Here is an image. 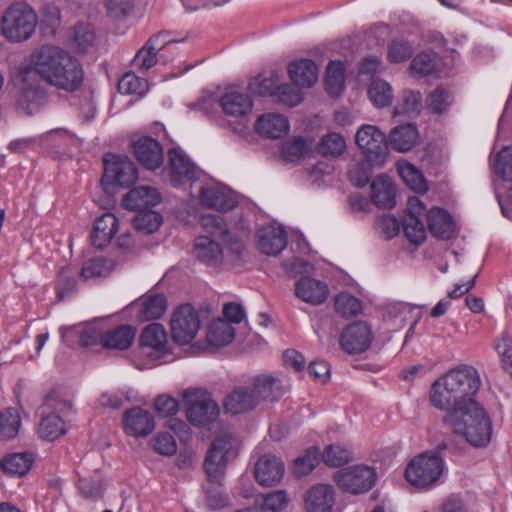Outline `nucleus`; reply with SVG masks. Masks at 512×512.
<instances>
[{
    "mask_svg": "<svg viewBox=\"0 0 512 512\" xmlns=\"http://www.w3.org/2000/svg\"><path fill=\"white\" fill-rule=\"evenodd\" d=\"M288 73L298 87L310 88L318 80V66L312 60L301 59L289 64Z\"/></svg>",
    "mask_w": 512,
    "mask_h": 512,
    "instance_id": "obj_32",
    "label": "nucleus"
},
{
    "mask_svg": "<svg viewBox=\"0 0 512 512\" xmlns=\"http://www.w3.org/2000/svg\"><path fill=\"white\" fill-rule=\"evenodd\" d=\"M183 39L177 40L167 31H161L151 36L144 46L138 50L132 60V66L141 73L147 72L158 62L157 54L163 49L168 48L176 42H182Z\"/></svg>",
    "mask_w": 512,
    "mask_h": 512,
    "instance_id": "obj_11",
    "label": "nucleus"
},
{
    "mask_svg": "<svg viewBox=\"0 0 512 512\" xmlns=\"http://www.w3.org/2000/svg\"><path fill=\"white\" fill-rule=\"evenodd\" d=\"M336 503V491L333 485L317 483L304 494L305 512H332Z\"/></svg>",
    "mask_w": 512,
    "mask_h": 512,
    "instance_id": "obj_17",
    "label": "nucleus"
},
{
    "mask_svg": "<svg viewBox=\"0 0 512 512\" xmlns=\"http://www.w3.org/2000/svg\"><path fill=\"white\" fill-rule=\"evenodd\" d=\"M495 173L504 179H508L512 172V150L503 148L497 155L494 162Z\"/></svg>",
    "mask_w": 512,
    "mask_h": 512,
    "instance_id": "obj_62",
    "label": "nucleus"
},
{
    "mask_svg": "<svg viewBox=\"0 0 512 512\" xmlns=\"http://www.w3.org/2000/svg\"><path fill=\"white\" fill-rule=\"evenodd\" d=\"M105 320H94L92 322L72 327H61L62 340L68 345L76 340L79 345L89 347L96 344L102 345V338L105 332Z\"/></svg>",
    "mask_w": 512,
    "mask_h": 512,
    "instance_id": "obj_15",
    "label": "nucleus"
},
{
    "mask_svg": "<svg viewBox=\"0 0 512 512\" xmlns=\"http://www.w3.org/2000/svg\"><path fill=\"white\" fill-rule=\"evenodd\" d=\"M123 423L125 432L135 437L147 436L155 428L153 416L142 408H132L126 411Z\"/></svg>",
    "mask_w": 512,
    "mask_h": 512,
    "instance_id": "obj_23",
    "label": "nucleus"
},
{
    "mask_svg": "<svg viewBox=\"0 0 512 512\" xmlns=\"http://www.w3.org/2000/svg\"><path fill=\"white\" fill-rule=\"evenodd\" d=\"M37 24L35 11L26 3L17 2L2 17V33L10 41H25L33 35Z\"/></svg>",
    "mask_w": 512,
    "mask_h": 512,
    "instance_id": "obj_5",
    "label": "nucleus"
},
{
    "mask_svg": "<svg viewBox=\"0 0 512 512\" xmlns=\"http://www.w3.org/2000/svg\"><path fill=\"white\" fill-rule=\"evenodd\" d=\"M200 197L203 205L219 211L231 210L237 203L231 191L218 185L202 187Z\"/></svg>",
    "mask_w": 512,
    "mask_h": 512,
    "instance_id": "obj_28",
    "label": "nucleus"
},
{
    "mask_svg": "<svg viewBox=\"0 0 512 512\" xmlns=\"http://www.w3.org/2000/svg\"><path fill=\"white\" fill-rule=\"evenodd\" d=\"M445 470V463L438 452L427 451L414 457L406 467V480L413 486L429 488L434 486Z\"/></svg>",
    "mask_w": 512,
    "mask_h": 512,
    "instance_id": "obj_4",
    "label": "nucleus"
},
{
    "mask_svg": "<svg viewBox=\"0 0 512 512\" xmlns=\"http://www.w3.org/2000/svg\"><path fill=\"white\" fill-rule=\"evenodd\" d=\"M161 201L158 191L148 186H139L130 190L123 198L122 205L129 210H140L155 206Z\"/></svg>",
    "mask_w": 512,
    "mask_h": 512,
    "instance_id": "obj_34",
    "label": "nucleus"
},
{
    "mask_svg": "<svg viewBox=\"0 0 512 512\" xmlns=\"http://www.w3.org/2000/svg\"><path fill=\"white\" fill-rule=\"evenodd\" d=\"M22 421L16 409L8 408L0 411V440L15 438L21 428Z\"/></svg>",
    "mask_w": 512,
    "mask_h": 512,
    "instance_id": "obj_46",
    "label": "nucleus"
},
{
    "mask_svg": "<svg viewBox=\"0 0 512 512\" xmlns=\"http://www.w3.org/2000/svg\"><path fill=\"white\" fill-rule=\"evenodd\" d=\"M430 232L437 238L449 239L455 232L451 215L442 208H433L427 213Z\"/></svg>",
    "mask_w": 512,
    "mask_h": 512,
    "instance_id": "obj_35",
    "label": "nucleus"
},
{
    "mask_svg": "<svg viewBox=\"0 0 512 512\" xmlns=\"http://www.w3.org/2000/svg\"><path fill=\"white\" fill-rule=\"evenodd\" d=\"M356 144L372 165H382L388 156V140L375 125H362L355 136Z\"/></svg>",
    "mask_w": 512,
    "mask_h": 512,
    "instance_id": "obj_10",
    "label": "nucleus"
},
{
    "mask_svg": "<svg viewBox=\"0 0 512 512\" xmlns=\"http://www.w3.org/2000/svg\"><path fill=\"white\" fill-rule=\"evenodd\" d=\"M284 472L283 461L274 455H263L255 463V478L262 486L270 487L278 484L283 478Z\"/></svg>",
    "mask_w": 512,
    "mask_h": 512,
    "instance_id": "obj_19",
    "label": "nucleus"
},
{
    "mask_svg": "<svg viewBox=\"0 0 512 512\" xmlns=\"http://www.w3.org/2000/svg\"><path fill=\"white\" fill-rule=\"evenodd\" d=\"M417 139V128L413 124H405L394 127L390 131L388 143L396 151L407 152L414 147Z\"/></svg>",
    "mask_w": 512,
    "mask_h": 512,
    "instance_id": "obj_36",
    "label": "nucleus"
},
{
    "mask_svg": "<svg viewBox=\"0 0 512 512\" xmlns=\"http://www.w3.org/2000/svg\"><path fill=\"white\" fill-rule=\"evenodd\" d=\"M255 129L266 138L278 139L288 133L290 124L288 118L282 114L266 113L257 119Z\"/></svg>",
    "mask_w": 512,
    "mask_h": 512,
    "instance_id": "obj_27",
    "label": "nucleus"
},
{
    "mask_svg": "<svg viewBox=\"0 0 512 512\" xmlns=\"http://www.w3.org/2000/svg\"><path fill=\"white\" fill-rule=\"evenodd\" d=\"M110 269L109 262L104 258H93L83 265L80 277L84 280L105 277L109 274Z\"/></svg>",
    "mask_w": 512,
    "mask_h": 512,
    "instance_id": "obj_58",
    "label": "nucleus"
},
{
    "mask_svg": "<svg viewBox=\"0 0 512 512\" xmlns=\"http://www.w3.org/2000/svg\"><path fill=\"white\" fill-rule=\"evenodd\" d=\"M223 112L232 117H245L251 113L253 102L251 97L238 90H228L220 98Z\"/></svg>",
    "mask_w": 512,
    "mask_h": 512,
    "instance_id": "obj_26",
    "label": "nucleus"
},
{
    "mask_svg": "<svg viewBox=\"0 0 512 512\" xmlns=\"http://www.w3.org/2000/svg\"><path fill=\"white\" fill-rule=\"evenodd\" d=\"M236 442L231 433L224 434L213 441L204 462L209 480L217 481L223 475L227 459Z\"/></svg>",
    "mask_w": 512,
    "mask_h": 512,
    "instance_id": "obj_12",
    "label": "nucleus"
},
{
    "mask_svg": "<svg viewBox=\"0 0 512 512\" xmlns=\"http://www.w3.org/2000/svg\"><path fill=\"white\" fill-rule=\"evenodd\" d=\"M169 325L174 343L180 346L190 345L201 328L199 312L189 303L179 305L173 310Z\"/></svg>",
    "mask_w": 512,
    "mask_h": 512,
    "instance_id": "obj_7",
    "label": "nucleus"
},
{
    "mask_svg": "<svg viewBox=\"0 0 512 512\" xmlns=\"http://www.w3.org/2000/svg\"><path fill=\"white\" fill-rule=\"evenodd\" d=\"M283 267L289 275L294 277L301 276V278L296 282L295 288H323L318 281L306 276V274L309 273L311 266L305 260L294 258L286 261L283 264Z\"/></svg>",
    "mask_w": 512,
    "mask_h": 512,
    "instance_id": "obj_41",
    "label": "nucleus"
},
{
    "mask_svg": "<svg viewBox=\"0 0 512 512\" xmlns=\"http://www.w3.org/2000/svg\"><path fill=\"white\" fill-rule=\"evenodd\" d=\"M134 306L142 321L160 319L167 311V299L163 293L145 294Z\"/></svg>",
    "mask_w": 512,
    "mask_h": 512,
    "instance_id": "obj_25",
    "label": "nucleus"
},
{
    "mask_svg": "<svg viewBox=\"0 0 512 512\" xmlns=\"http://www.w3.org/2000/svg\"><path fill=\"white\" fill-rule=\"evenodd\" d=\"M286 245L287 233L282 227L266 225L257 230L256 246L261 253L276 256Z\"/></svg>",
    "mask_w": 512,
    "mask_h": 512,
    "instance_id": "obj_18",
    "label": "nucleus"
},
{
    "mask_svg": "<svg viewBox=\"0 0 512 512\" xmlns=\"http://www.w3.org/2000/svg\"><path fill=\"white\" fill-rule=\"evenodd\" d=\"M30 73H35L47 84L66 92H74L84 82V70L80 62L65 49L45 44L34 49L28 64L19 71L23 83L28 82Z\"/></svg>",
    "mask_w": 512,
    "mask_h": 512,
    "instance_id": "obj_1",
    "label": "nucleus"
},
{
    "mask_svg": "<svg viewBox=\"0 0 512 512\" xmlns=\"http://www.w3.org/2000/svg\"><path fill=\"white\" fill-rule=\"evenodd\" d=\"M368 96L374 106L382 108L392 103L393 90L388 82L382 79H375L369 86Z\"/></svg>",
    "mask_w": 512,
    "mask_h": 512,
    "instance_id": "obj_48",
    "label": "nucleus"
},
{
    "mask_svg": "<svg viewBox=\"0 0 512 512\" xmlns=\"http://www.w3.org/2000/svg\"><path fill=\"white\" fill-rule=\"evenodd\" d=\"M32 455L28 453H14L5 456L1 461V468L10 475H25L31 468Z\"/></svg>",
    "mask_w": 512,
    "mask_h": 512,
    "instance_id": "obj_45",
    "label": "nucleus"
},
{
    "mask_svg": "<svg viewBox=\"0 0 512 512\" xmlns=\"http://www.w3.org/2000/svg\"><path fill=\"white\" fill-rule=\"evenodd\" d=\"M425 211V204L417 196L408 198L403 229L407 239L416 245L421 244L426 238V230L422 221Z\"/></svg>",
    "mask_w": 512,
    "mask_h": 512,
    "instance_id": "obj_16",
    "label": "nucleus"
},
{
    "mask_svg": "<svg viewBox=\"0 0 512 512\" xmlns=\"http://www.w3.org/2000/svg\"><path fill=\"white\" fill-rule=\"evenodd\" d=\"M182 402L186 407L187 419L194 425L204 426L213 422L219 415V406L201 388H189L182 392Z\"/></svg>",
    "mask_w": 512,
    "mask_h": 512,
    "instance_id": "obj_8",
    "label": "nucleus"
},
{
    "mask_svg": "<svg viewBox=\"0 0 512 512\" xmlns=\"http://www.w3.org/2000/svg\"><path fill=\"white\" fill-rule=\"evenodd\" d=\"M371 200L380 209H391L395 206V187L386 175L377 176L370 185Z\"/></svg>",
    "mask_w": 512,
    "mask_h": 512,
    "instance_id": "obj_31",
    "label": "nucleus"
},
{
    "mask_svg": "<svg viewBox=\"0 0 512 512\" xmlns=\"http://www.w3.org/2000/svg\"><path fill=\"white\" fill-rule=\"evenodd\" d=\"M422 108V97L419 92L404 91L397 103L394 114L416 116Z\"/></svg>",
    "mask_w": 512,
    "mask_h": 512,
    "instance_id": "obj_50",
    "label": "nucleus"
},
{
    "mask_svg": "<svg viewBox=\"0 0 512 512\" xmlns=\"http://www.w3.org/2000/svg\"><path fill=\"white\" fill-rule=\"evenodd\" d=\"M482 385L479 371L472 365L460 364L439 377L432 385L430 402L435 408L447 411L473 407Z\"/></svg>",
    "mask_w": 512,
    "mask_h": 512,
    "instance_id": "obj_2",
    "label": "nucleus"
},
{
    "mask_svg": "<svg viewBox=\"0 0 512 512\" xmlns=\"http://www.w3.org/2000/svg\"><path fill=\"white\" fill-rule=\"evenodd\" d=\"M195 256L208 265H217L224 258V251L219 244L206 236L198 237L194 245Z\"/></svg>",
    "mask_w": 512,
    "mask_h": 512,
    "instance_id": "obj_38",
    "label": "nucleus"
},
{
    "mask_svg": "<svg viewBox=\"0 0 512 512\" xmlns=\"http://www.w3.org/2000/svg\"><path fill=\"white\" fill-rule=\"evenodd\" d=\"M373 340L371 326L366 321H355L342 330L339 337L341 349L350 355L367 351Z\"/></svg>",
    "mask_w": 512,
    "mask_h": 512,
    "instance_id": "obj_13",
    "label": "nucleus"
},
{
    "mask_svg": "<svg viewBox=\"0 0 512 512\" xmlns=\"http://www.w3.org/2000/svg\"><path fill=\"white\" fill-rule=\"evenodd\" d=\"M118 232V219L112 213H104L95 220L91 243L98 249L107 247Z\"/></svg>",
    "mask_w": 512,
    "mask_h": 512,
    "instance_id": "obj_24",
    "label": "nucleus"
},
{
    "mask_svg": "<svg viewBox=\"0 0 512 512\" xmlns=\"http://www.w3.org/2000/svg\"><path fill=\"white\" fill-rule=\"evenodd\" d=\"M201 227L213 237H226L227 225L220 215L212 213L203 214L200 218Z\"/></svg>",
    "mask_w": 512,
    "mask_h": 512,
    "instance_id": "obj_59",
    "label": "nucleus"
},
{
    "mask_svg": "<svg viewBox=\"0 0 512 512\" xmlns=\"http://www.w3.org/2000/svg\"><path fill=\"white\" fill-rule=\"evenodd\" d=\"M444 423L474 447H484L491 440L492 422L480 404L449 412Z\"/></svg>",
    "mask_w": 512,
    "mask_h": 512,
    "instance_id": "obj_3",
    "label": "nucleus"
},
{
    "mask_svg": "<svg viewBox=\"0 0 512 512\" xmlns=\"http://www.w3.org/2000/svg\"><path fill=\"white\" fill-rule=\"evenodd\" d=\"M347 145L344 137L338 133L331 132L324 135L318 144V152L323 157L336 158L344 154Z\"/></svg>",
    "mask_w": 512,
    "mask_h": 512,
    "instance_id": "obj_47",
    "label": "nucleus"
},
{
    "mask_svg": "<svg viewBox=\"0 0 512 512\" xmlns=\"http://www.w3.org/2000/svg\"><path fill=\"white\" fill-rule=\"evenodd\" d=\"M67 432L64 420L56 413L44 416L38 425V435L46 441H54Z\"/></svg>",
    "mask_w": 512,
    "mask_h": 512,
    "instance_id": "obj_42",
    "label": "nucleus"
},
{
    "mask_svg": "<svg viewBox=\"0 0 512 512\" xmlns=\"http://www.w3.org/2000/svg\"><path fill=\"white\" fill-rule=\"evenodd\" d=\"M235 328L222 318L211 321L206 329V343L209 347L219 349L233 342Z\"/></svg>",
    "mask_w": 512,
    "mask_h": 512,
    "instance_id": "obj_33",
    "label": "nucleus"
},
{
    "mask_svg": "<svg viewBox=\"0 0 512 512\" xmlns=\"http://www.w3.org/2000/svg\"><path fill=\"white\" fill-rule=\"evenodd\" d=\"M325 86L328 94L339 97L345 87L344 65L341 61H331L326 69Z\"/></svg>",
    "mask_w": 512,
    "mask_h": 512,
    "instance_id": "obj_44",
    "label": "nucleus"
},
{
    "mask_svg": "<svg viewBox=\"0 0 512 512\" xmlns=\"http://www.w3.org/2000/svg\"><path fill=\"white\" fill-rule=\"evenodd\" d=\"M259 403L251 387L242 386L233 390L225 399L224 409L227 413L237 415L255 409Z\"/></svg>",
    "mask_w": 512,
    "mask_h": 512,
    "instance_id": "obj_29",
    "label": "nucleus"
},
{
    "mask_svg": "<svg viewBox=\"0 0 512 512\" xmlns=\"http://www.w3.org/2000/svg\"><path fill=\"white\" fill-rule=\"evenodd\" d=\"M118 90L126 95H143L147 91V81L134 72L126 73L118 82Z\"/></svg>",
    "mask_w": 512,
    "mask_h": 512,
    "instance_id": "obj_54",
    "label": "nucleus"
},
{
    "mask_svg": "<svg viewBox=\"0 0 512 512\" xmlns=\"http://www.w3.org/2000/svg\"><path fill=\"white\" fill-rule=\"evenodd\" d=\"M205 493V503L209 509H222L229 504V499L224 493L221 485L218 483V480H210V484L205 488Z\"/></svg>",
    "mask_w": 512,
    "mask_h": 512,
    "instance_id": "obj_56",
    "label": "nucleus"
},
{
    "mask_svg": "<svg viewBox=\"0 0 512 512\" xmlns=\"http://www.w3.org/2000/svg\"><path fill=\"white\" fill-rule=\"evenodd\" d=\"M334 309L342 318L350 319L363 312V303L349 291L342 290L334 297Z\"/></svg>",
    "mask_w": 512,
    "mask_h": 512,
    "instance_id": "obj_39",
    "label": "nucleus"
},
{
    "mask_svg": "<svg viewBox=\"0 0 512 512\" xmlns=\"http://www.w3.org/2000/svg\"><path fill=\"white\" fill-rule=\"evenodd\" d=\"M105 171L102 181L107 184L128 187L138 178L137 168L126 156L112 155L104 158Z\"/></svg>",
    "mask_w": 512,
    "mask_h": 512,
    "instance_id": "obj_14",
    "label": "nucleus"
},
{
    "mask_svg": "<svg viewBox=\"0 0 512 512\" xmlns=\"http://www.w3.org/2000/svg\"><path fill=\"white\" fill-rule=\"evenodd\" d=\"M173 347L165 327L160 323H150L144 327L139 336L138 354L146 358L144 366L154 365L155 362L172 354Z\"/></svg>",
    "mask_w": 512,
    "mask_h": 512,
    "instance_id": "obj_6",
    "label": "nucleus"
},
{
    "mask_svg": "<svg viewBox=\"0 0 512 512\" xmlns=\"http://www.w3.org/2000/svg\"><path fill=\"white\" fill-rule=\"evenodd\" d=\"M377 229L387 239L395 237L400 231V224L396 217L391 215H384L376 222Z\"/></svg>",
    "mask_w": 512,
    "mask_h": 512,
    "instance_id": "obj_64",
    "label": "nucleus"
},
{
    "mask_svg": "<svg viewBox=\"0 0 512 512\" xmlns=\"http://www.w3.org/2000/svg\"><path fill=\"white\" fill-rule=\"evenodd\" d=\"M377 472L368 465L358 464L338 470L334 481L344 492L359 495L368 492L376 483Z\"/></svg>",
    "mask_w": 512,
    "mask_h": 512,
    "instance_id": "obj_9",
    "label": "nucleus"
},
{
    "mask_svg": "<svg viewBox=\"0 0 512 512\" xmlns=\"http://www.w3.org/2000/svg\"><path fill=\"white\" fill-rule=\"evenodd\" d=\"M319 463V451L311 447L305 453L294 460L293 473L297 477H303L311 473Z\"/></svg>",
    "mask_w": 512,
    "mask_h": 512,
    "instance_id": "obj_53",
    "label": "nucleus"
},
{
    "mask_svg": "<svg viewBox=\"0 0 512 512\" xmlns=\"http://www.w3.org/2000/svg\"><path fill=\"white\" fill-rule=\"evenodd\" d=\"M133 151L138 161L149 170H156L164 160L161 144L148 136L141 137L133 143Z\"/></svg>",
    "mask_w": 512,
    "mask_h": 512,
    "instance_id": "obj_20",
    "label": "nucleus"
},
{
    "mask_svg": "<svg viewBox=\"0 0 512 512\" xmlns=\"http://www.w3.org/2000/svg\"><path fill=\"white\" fill-rule=\"evenodd\" d=\"M410 68L415 76H426L436 69V57L432 53H420L412 60Z\"/></svg>",
    "mask_w": 512,
    "mask_h": 512,
    "instance_id": "obj_61",
    "label": "nucleus"
},
{
    "mask_svg": "<svg viewBox=\"0 0 512 512\" xmlns=\"http://www.w3.org/2000/svg\"><path fill=\"white\" fill-rule=\"evenodd\" d=\"M397 169L400 177L411 190L419 193L427 191L428 187L426 180L421 171L415 165L407 161H399Z\"/></svg>",
    "mask_w": 512,
    "mask_h": 512,
    "instance_id": "obj_43",
    "label": "nucleus"
},
{
    "mask_svg": "<svg viewBox=\"0 0 512 512\" xmlns=\"http://www.w3.org/2000/svg\"><path fill=\"white\" fill-rule=\"evenodd\" d=\"M250 387L259 404L261 401H277L286 390L280 378L269 374H261L252 378Z\"/></svg>",
    "mask_w": 512,
    "mask_h": 512,
    "instance_id": "obj_21",
    "label": "nucleus"
},
{
    "mask_svg": "<svg viewBox=\"0 0 512 512\" xmlns=\"http://www.w3.org/2000/svg\"><path fill=\"white\" fill-rule=\"evenodd\" d=\"M162 223V215L152 210L141 212L134 218L135 228L146 235L156 232Z\"/></svg>",
    "mask_w": 512,
    "mask_h": 512,
    "instance_id": "obj_51",
    "label": "nucleus"
},
{
    "mask_svg": "<svg viewBox=\"0 0 512 512\" xmlns=\"http://www.w3.org/2000/svg\"><path fill=\"white\" fill-rule=\"evenodd\" d=\"M136 331L128 324L108 328L105 325V332L102 338V347L113 350H126L128 349L134 339Z\"/></svg>",
    "mask_w": 512,
    "mask_h": 512,
    "instance_id": "obj_30",
    "label": "nucleus"
},
{
    "mask_svg": "<svg viewBox=\"0 0 512 512\" xmlns=\"http://www.w3.org/2000/svg\"><path fill=\"white\" fill-rule=\"evenodd\" d=\"M413 54L412 45L405 39H393L388 44L387 59L391 63H401L408 60Z\"/></svg>",
    "mask_w": 512,
    "mask_h": 512,
    "instance_id": "obj_55",
    "label": "nucleus"
},
{
    "mask_svg": "<svg viewBox=\"0 0 512 512\" xmlns=\"http://www.w3.org/2000/svg\"><path fill=\"white\" fill-rule=\"evenodd\" d=\"M311 149V145L302 137H292L282 144V156L289 162L304 158Z\"/></svg>",
    "mask_w": 512,
    "mask_h": 512,
    "instance_id": "obj_49",
    "label": "nucleus"
},
{
    "mask_svg": "<svg viewBox=\"0 0 512 512\" xmlns=\"http://www.w3.org/2000/svg\"><path fill=\"white\" fill-rule=\"evenodd\" d=\"M352 458L351 451L340 444L328 445L322 453V459L326 465L340 467L348 463Z\"/></svg>",
    "mask_w": 512,
    "mask_h": 512,
    "instance_id": "obj_52",
    "label": "nucleus"
},
{
    "mask_svg": "<svg viewBox=\"0 0 512 512\" xmlns=\"http://www.w3.org/2000/svg\"><path fill=\"white\" fill-rule=\"evenodd\" d=\"M290 502V498L285 490H275L265 494H259L254 505L259 507L261 512H282Z\"/></svg>",
    "mask_w": 512,
    "mask_h": 512,
    "instance_id": "obj_40",
    "label": "nucleus"
},
{
    "mask_svg": "<svg viewBox=\"0 0 512 512\" xmlns=\"http://www.w3.org/2000/svg\"><path fill=\"white\" fill-rule=\"evenodd\" d=\"M277 97L281 103L290 107L297 106L303 100L301 91L290 84H280Z\"/></svg>",
    "mask_w": 512,
    "mask_h": 512,
    "instance_id": "obj_63",
    "label": "nucleus"
},
{
    "mask_svg": "<svg viewBox=\"0 0 512 512\" xmlns=\"http://www.w3.org/2000/svg\"><path fill=\"white\" fill-rule=\"evenodd\" d=\"M170 180L174 186L197 179L198 170L180 150L169 151Z\"/></svg>",
    "mask_w": 512,
    "mask_h": 512,
    "instance_id": "obj_22",
    "label": "nucleus"
},
{
    "mask_svg": "<svg viewBox=\"0 0 512 512\" xmlns=\"http://www.w3.org/2000/svg\"><path fill=\"white\" fill-rule=\"evenodd\" d=\"M45 103L46 96L44 92L36 87L29 86L22 89L18 95L16 107L20 112L26 115H33L37 113Z\"/></svg>",
    "mask_w": 512,
    "mask_h": 512,
    "instance_id": "obj_37",
    "label": "nucleus"
},
{
    "mask_svg": "<svg viewBox=\"0 0 512 512\" xmlns=\"http://www.w3.org/2000/svg\"><path fill=\"white\" fill-rule=\"evenodd\" d=\"M73 44L79 52L87 51L95 41V33L87 24H78L72 32Z\"/></svg>",
    "mask_w": 512,
    "mask_h": 512,
    "instance_id": "obj_60",
    "label": "nucleus"
},
{
    "mask_svg": "<svg viewBox=\"0 0 512 512\" xmlns=\"http://www.w3.org/2000/svg\"><path fill=\"white\" fill-rule=\"evenodd\" d=\"M150 445L154 452L163 456H172L177 451L174 436L169 432H159L151 440Z\"/></svg>",
    "mask_w": 512,
    "mask_h": 512,
    "instance_id": "obj_57",
    "label": "nucleus"
}]
</instances>
